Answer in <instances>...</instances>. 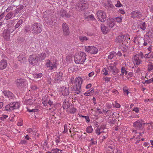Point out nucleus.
Segmentation results:
<instances>
[{"instance_id": "21", "label": "nucleus", "mask_w": 153, "mask_h": 153, "mask_svg": "<svg viewBox=\"0 0 153 153\" xmlns=\"http://www.w3.org/2000/svg\"><path fill=\"white\" fill-rule=\"evenodd\" d=\"M134 63L136 65H139L141 63V61L140 60L139 57L137 56V55L134 56Z\"/></svg>"}, {"instance_id": "5", "label": "nucleus", "mask_w": 153, "mask_h": 153, "mask_svg": "<svg viewBox=\"0 0 153 153\" xmlns=\"http://www.w3.org/2000/svg\"><path fill=\"white\" fill-rule=\"evenodd\" d=\"M88 5V3L85 1H79L76 4L75 8L77 10L80 11L87 9Z\"/></svg>"}, {"instance_id": "30", "label": "nucleus", "mask_w": 153, "mask_h": 153, "mask_svg": "<svg viewBox=\"0 0 153 153\" xmlns=\"http://www.w3.org/2000/svg\"><path fill=\"white\" fill-rule=\"evenodd\" d=\"M144 57L146 58H151L153 57V53L152 52H149L147 54L145 55Z\"/></svg>"}, {"instance_id": "54", "label": "nucleus", "mask_w": 153, "mask_h": 153, "mask_svg": "<svg viewBox=\"0 0 153 153\" xmlns=\"http://www.w3.org/2000/svg\"><path fill=\"white\" fill-rule=\"evenodd\" d=\"M112 93H114L115 95H117L118 94V92L117 90L114 89L112 91Z\"/></svg>"}, {"instance_id": "43", "label": "nucleus", "mask_w": 153, "mask_h": 153, "mask_svg": "<svg viewBox=\"0 0 153 153\" xmlns=\"http://www.w3.org/2000/svg\"><path fill=\"white\" fill-rule=\"evenodd\" d=\"M140 27L141 29H142L143 30L145 29L146 28V24L145 22L142 23V25H141L140 26Z\"/></svg>"}, {"instance_id": "34", "label": "nucleus", "mask_w": 153, "mask_h": 153, "mask_svg": "<svg viewBox=\"0 0 153 153\" xmlns=\"http://www.w3.org/2000/svg\"><path fill=\"white\" fill-rule=\"evenodd\" d=\"M39 56L40 57L39 59H40L41 60L44 59L46 57V55L45 53H42L40 54H39Z\"/></svg>"}, {"instance_id": "56", "label": "nucleus", "mask_w": 153, "mask_h": 153, "mask_svg": "<svg viewBox=\"0 0 153 153\" xmlns=\"http://www.w3.org/2000/svg\"><path fill=\"white\" fill-rule=\"evenodd\" d=\"M64 131H63V133H65L67 131V126L66 125H65L64 126Z\"/></svg>"}, {"instance_id": "49", "label": "nucleus", "mask_w": 153, "mask_h": 153, "mask_svg": "<svg viewBox=\"0 0 153 153\" xmlns=\"http://www.w3.org/2000/svg\"><path fill=\"white\" fill-rule=\"evenodd\" d=\"M26 103L28 104H29L30 105H31V104H33V102H32V101H31V100L30 99H28L27 100L26 99Z\"/></svg>"}, {"instance_id": "50", "label": "nucleus", "mask_w": 153, "mask_h": 153, "mask_svg": "<svg viewBox=\"0 0 153 153\" xmlns=\"http://www.w3.org/2000/svg\"><path fill=\"white\" fill-rule=\"evenodd\" d=\"M82 117L85 118L87 122H89L90 121L89 117L88 116H82Z\"/></svg>"}, {"instance_id": "57", "label": "nucleus", "mask_w": 153, "mask_h": 153, "mask_svg": "<svg viewBox=\"0 0 153 153\" xmlns=\"http://www.w3.org/2000/svg\"><path fill=\"white\" fill-rule=\"evenodd\" d=\"M133 111H134L135 112L137 113H138L139 111L138 108L137 107L134 108L133 109Z\"/></svg>"}, {"instance_id": "29", "label": "nucleus", "mask_w": 153, "mask_h": 153, "mask_svg": "<svg viewBox=\"0 0 153 153\" xmlns=\"http://www.w3.org/2000/svg\"><path fill=\"white\" fill-rule=\"evenodd\" d=\"M53 153H62V150L57 148L53 149L51 150Z\"/></svg>"}, {"instance_id": "46", "label": "nucleus", "mask_w": 153, "mask_h": 153, "mask_svg": "<svg viewBox=\"0 0 153 153\" xmlns=\"http://www.w3.org/2000/svg\"><path fill=\"white\" fill-rule=\"evenodd\" d=\"M115 21L118 22H120L122 21V19L120 17H117L115 18Z\"/></svg>"}, {"instance_id": "8", "label": "nucleus", "mask_w": 153, "mask_h": 153, "mask_svg": "<svg viewBox=\"0 0 153 153\" xmlns=\"http://www.w3.org/2000/svg\"><path fill=\"white\" fill-rule=\"evenodd\" d=\"M85 49L87 52L92 54H96L98 51L97 48L93 46H85Z\"/></svg>"}, {"instance_id": "39", "label": "nucleus", "mask_w": 153, "mask_h": 153, "mask_svg": "<svg viewBox=\"0 0 153 153\" xmlns=\"http://www.w3.org/2000/svg\"><path fill=\"white\" fill-rule=\"evenodd\" d=\"M143 84L147 83L149 84L152 82H153V77L150 79L145 80L144 82H142Z\"/></svg>"}, {"instance_id": "52", "label": "nucleus", "mask_w": 153, "mask_h": 153, "mask_svg": "<svg viewBox=\"0 0 153 153\" xmlns=\"http://www.w3.org/2000/svg\"><path fill=\"white\" fill-rule=\"evenodd\" d=\"M136 55H137L138 57L140 56L142 58H143L144 57L143 53L142 52H140L138 54H137Z\"/></svg>"}, {"instance_id": "9", "label": "nucleus", "mask_w": 153, "mask_h": 153, "mask_svg": "<svg viewBox=\"0 0 153 153\" xmlns=\"http://www.w3.org/2000/svg\"><path fill=\"white\" fill-rule=\"evenodd\" d=\"M39 59V57L36 55H30L29 58L30 63L34 66L36 64Z\"/></svg>"}, {"instance_id": "38", "label": "nucleus", "mask_w": 153, "mask_h": 153, "mask_svg": "<svg viewBox=\"0 0 153 153\" xmlns=\"http://www.w3.org/2000/svg\"><path fill=\"white\" fill-rule=\"evenodd\" d=\"M88 92H85L84 94V95L85 96H88L89 95L90 93H93L94 92V90L93 88H91V89L88 91Z\"/></svg>"}, {"instance_id": "44", "label": "nucleus", "mask_w": 153, "mask_h": 153, "mask_svg": "<svg viewBox=\"0 0 153 153\" xmlns=\"http://www.w3.org/2000/svg\"><path fill=\"white\" fill-rule=\"evenodd\" d=\"M30 26H26L25 27V32L27 33L30 30Z\"/></svg>"}, {"instance_id": "22", "label": "nucleus", "mask_w": 153, "mask_h": 153, "mask_svg": "<svg viewBox=\"0 0 153 153\" xmlns=\"http://www.w3.org/2000/svg\"><path fill=\"white\" fill-rule=\"evenodd\" d=\"M69 88H65V89L62 91V94L64 96H67L69 94Z\"/></svg>"}, {"instance_id": "58", "label": "nucleus", "mask_w": 153, "mask_h": 153, "mask_svg": "<svg viewBox=\"0 0 153 153\" xmlns=\"http://www.w3.org/2000/svg\"><path fill=\"white\" fill-rule=\"evenodd\" d=\"M23 8V5H21L20 7L18 8L17 9H16V11H19L21 10Z\"/></svg>"}, {"instance_id": "18", "label": "nucleus", "mask_w": 153, "mask_h": 153, "mask_svg": "<svg viewBox=\"0 0 153 153\" xmlns=\"http://www.w3.org/2000/svg\"><path fill=\"white\" fill-rule=\"evenodd\" d=\"M108 67L109 68L110 70L112 71L113 72V74L114 75H115L118 72V69L117 68L115 63L113 64H111Z\"/></svg>"}, {"instance_id": "1", "label": "nucleus", "mask_w": 153, "mask_h": 153, "mask_svg": "<svg viewBox=\"0 0 153 153\" xmlns=\"http://www.w3.org/2000/svg\"><path fill=\"white\" fill-rule=\"evenodd\" d=\"M86 54L81 52L76 53L74 56V61L76 64H83L86 59Z\"/></svg>"}, {"instance_id": "20", "label": "nucleus", "mask_w": 153, "mask_h": 153, "mask_svg": "<svg viewBox=\"0 0 153 153\" xmlns=\"http://www.w3.org/2000/svg\"><path fill=\"white\" fill-rule=\"evenodd\" d=\"M60 15L62 17L68 18L70 16V15L67 13L66 11L64 10H62L60 11Z\"/></svg>"}, {"instance_id": "31", "label": "nucleus", "mask_w": 153, "mask_h": 153, "mask_svg": "<svg viewBox=\"0 0 153 153\" xmlns=\"http://www.w3.org/2000/svg\"><path fill=\"white\" fill-rule=\"evenodd\" d=\"M114 7V6L112 4V3L111 1H108V4L106 5L105 7L106 8H112Z\"/></svg>"}, {"instance_id": "41", "label": "nucleus", "mask_w": 153, "mask_h": 153, "mask_svg": "<svg viewBox=\"0 0 153 153\" xmlns=\"http://www.w3.org/2000/svg\"><path fill=\"white\" fill-rule=\"evenodd\" d=\"M85 19H89L91 20H95V19L94 18V16L93 15H91L88 16L86 17H85Z\"/></svg>"}, {"instance_id": "27", "label": "nucleus", "mask_w": 153, "mask_h": 153, "mask_svg": "<svg viewBox=\"0 0 153 153\" xmlns=\"http://www.w3.org/2000/svg\"><path fill=\"white\" fill-rule=\"evenodd\" d=\"M79 39L82 42H84L87 41L88 40V39L86 36H80L79 37Z\"/></svg>"}, {"instance_id": "11", "label": "nucleus", "mask_w": 153, "mask_h": 153, "mask_svg": "<svg viewBox=\"0 0 153 153\" xmlns=\"http://www.w3.org/2000/svg\"><path fill=\"white\" fill-rule=\"evenodd\" d=\"M63 33L65 36H68L70 33L69 29L68 26L65 23L62 25Z\"/></svg>"}, {"instance_id": "42", "label": "nucleus", "mask_w": 153, "mask_h": 153, "mask_svg": "<svg viewBox=\"0 0 153 153\" xmlns=\"http://www.w3.org/2000/svg\"><path fill=\"white\" fill-rule=\"evenodd\" d=\"M38 109H27V111L29 112H37L38 111Z\"/></svg>"}, {"instance_id": "32", "label": "nucleus", "mask_w": 153, "mask_h": 153, "mask_svg": "<svg viewBox=\"0 0 153 153\" xmlns=\"http://www.w3.org/2000/svg\"><path fill=\"white\" fill-rule=\"evenodd\" d=\"M116 54L114 52H111L109 54L108 56V58L109 59H112L114 56H115Z\"/></svg>"}, {"instance_id": "51", "label": "nucleus", "mask_w": 153, "mask_h": 153, "mask_svg": "<svg viewBox=\"0 0 153 153\" xmlns=\"http://www.w3.org/2000/svg\"><path fill=\"white\" fill-rule=\"evenodd\" d=\"M100 129L99 128H97V129L96 130V134H97V135H99L102 133V132H100Z\"/></svg>"}, {"instance_id": "6", "label": "nucleus", "mask_w": 153, "mask_h": 153, "mask_svg": "<svg viewBox=\"0 0 153 153\" xmlns=\"http://www.w3.org/2000/svg\"><path fill=\"white\" fill-rule=\"evenodd\" d=\"M146 123H143L142 120H138L134 122L133 126L137 129L141 130L143 128L144 125Z\"/></svg>"}, {"instance_id": "23", "label": "nucleus", "mask_w": 153, "mask_h": 153, "mask_svg": "<svg viewBox=\"0 0 153 153\" xmlns=\"http://www.w3.org/2000/svg\"><path fill=\"white\" fill-rule=\"evenodd\" d=\"M101 28L102 31L103 33H107L108 28L106 26H105L104 25H102Z\"/></svg>"}, {"instance_id": "59", "label": "nucleus", "mask_w": 153, "mask_h": 153, "mask_svg": "<svg viewBox=\"0 0 153 153\" xmlns=\"http://www.w3.org/2000/svg\"><path fill=\"white\" fill-rule=\"evenodd\" d=\"M122 49L123 51L124 52H126L128 51V48L126 46L123 47Z\"/></svg>"}, {"instance_id": "63", "label": "nucleus", "mask_w": 153, "mask_h": 153, "mask_svg": "<svg viewBox=\"0 0 153 153\" xmlns=\"http://www.w3.org/2000/svg\"><path fill=\"white\" fill-rule=\"evenodd\" d=\"M92 86V85L91 84H89L87 85L86 86V88L87 89H88L91 88Z\"/></svg>"}, {"instance_id": "53", "label": "nucleus", "mask_w": 153, "mask_h": 153, "mask_svg": "<svg viewBox=\"0 0 153 153\" xmlns=\"http://www.w3.org/2000/svg\"><path fill=\"white\" fill-rule=\"evenodd\" d=\"M94 72L92 71V72H91L90 73L88 74V75L89 77H92L94 76Z\"/></svg>"}, {"instance_id": "62", "label": "nucleus", "mask_w": 153, "mask_h": 153, "mask_svg": "<svg viewBox=\"0 0 153 153\" xmlns=\"http://www.w3.org/2000/svg\"><path fill=\"white\" fill-rule=\"evenodd\" d=\"M103 71L104 72V74H104L105 75H108V71H107L105 68H104V70H103Z\"/></svg>"}, {"instance_id": "17", "label": "nucleus", "mask_w": 153, "mask_h": 153, "mask_svg": "<svg viewBox=\"0 0 153 153\" xmlns=\"http://www.w3.org/2000/svg\"><path fill=\"white\" fill-rule=\"evenodd\" d=\"M3 93L4 96L7 97L10 99H13L14 97L13 94L9 91L4 90L3 91Z\"/></svg>"}, {"instance_id": "14", "label": "nucleus", "mask_w": 153, "mask_h": 153, "mask_svg": "<svg viewBox=\"0 0 153 153\" xmlns=\"http://www.w3.org/2000/svg\"><path fill=\"white\" fill-rule=\"evenodd\" d=\"M62 73L61 72H59L57 73L55 76L54 79L53 80V82L55 83H57L61 81L62 79Z\"/></svg>"}, {"instance_id": "12", "label": "nucleus", "mask_w": 153, "mask_h": 153, "mask_svg": "<svg viewBox=\"0 0 153 153\" xmlns=\"http://www.w3.org/2000/svg\"><path fill=\"white\" fill-rule=\"evenodd\" d=\"M43 17L45 21L48 25H51L53 24V19L51 18V15L49 14L47 16L45 15L43 16Z\"/></svg>"}, {"instance_id": "13", "label": "nucleus", "mask_w": 153, "mask_h": 153, "mask_svg": "<svg viewBox=\"0 0 153 153\" xmlns=\"http://www.w3.org/2000/svg\"><path fill=\"white\" fill-rule=\"evenodd\" d=\"M45 65L47 68H49V69L51 70L53 69L54 68H56V62H52L49 60L47 61Z\"/></svg>"}, {"instance_id": "3", "label": "nucleus", "mask_w": 153, "mask_h": 153, "mask_svg": "<svg viewBox=\"0 0 153 153\" xmlns=\"http://www.w3.org/2000/svg\"><path fill=\"white\" fill-rule=\"evenodd\" d=\"M31 28L34 34H35L40 33L42 30V26L39 23L33 24L31 25Z\"/></svg>"}, {"instance_id": "4", "label": "nucleus", "mask_w": 153, "mask_h": 153, "mask_svg": "<svg viewBox=\"0 0 153 153\" xmlns=\"http://www.w3.org/2000/svg\"><path fill=\"white\" fill-rule=\"evenodd\" d=\"M83 79L82 78L78 77L75 79L74 83L76 85V90L75 93L77 94H79L81 91V88L82 84V83Z\"/></svg>"}, {"instance_id": "60", "label": "nucleus", "mask_w": 153, "mask_h": 153, "mask_svg": "<svg viewBox=\"0 0 153 153\" xmlns=\"http://www.w3.org/2000/svg\"><path fill=\"white\" fill-rule=\"evenodd\" d=\"M8 116L6 115H4L2 116V117H1V120H4V119H5Z\"/></svg>"}, {"instance_id": "33", "label": "nucleus", "mask_w": 153, "mask_h": 153, "mask_svg": "<svg viewBox=\"0 0 153 153\" xmlns=\"http://www.w3.org/2000/svg\"><path fill=\"white\" fill-rule=\"evenodd\" d=\"M114 22L110 21H108V20H107V25L110 27L112 28L114 25Z\"/></svg>"}, {"instance_id": "55", "label": "nucleus", "mask_w": 153, "mask_h": 153, "mask_svg": "<svg viewBox=\"0 0 153 153\" xmlns=\"http://www.w3.org/2000/svg\"><path fill=\"white\" fill-rule=\"evenodd\" d=\"M148 66V69L149 70V71H150L153 69V65H149Z\"/></svg>"}, {"instance_id": "28", "label": "nucleus", "mask_w": 153, "mask_h": 153, "mask_svg": "<svg viewBox=\"0 0 153 153\" xmlns=\"http://www.w3.org/2000/svg\"><path fill=\"white\" fill-rule=\"evenodd\" d=\"M13 16V13L12 12H10L6 15L5 16V19L7 20L10 19Z\"/></svg>"}, {"instance_id": "45", "label": "nucleus", "mask_w": 153, "mask_h": 153, "mask_svg": "<svg viewBox=\"0 0 153 153\" xmlns=\"http://www.w3.org/2000/svg\"><path fill=\"white\" fill-rule=\"evenodd\" d=\"M122 6V4L120 3V2L119 1H117V3L115 4V6L116 7H120Z\"/></svg>"}, {"instance_id": "48", "label": "nucleus", "mask_w": 153, "mask_h": 153, "mask_svg": "<svg viewBox=\"0 0 153 153\" xmlns=\"http://www.w3.org/2000/svg\"><path fill=\"white\" fill-rule=\"evenodd\" d=\"M125 36V38H126V41L127 42H128V40H129L130 39V38L129 37V35H128V34H126V35H124Z\"/></svg>"}, {"instance_id": "10", "label": "nucleus", "mask_w": 153, "mask_h": 153, "mask_svg": "<svg viewBox=\"0 0 153 153\" xmlns=\"http://www.w3.org/2000/svg\"><path fill=\"white\" fill-rule=\"evenodd\" d=\"M11 30L9 28L4 30L3 36L4 39L7 41H9L10 39V33Z\"/></svg>"}, {"instance_id": "16", "label": "nucleus", "mask_w": 153, "mask_h": 153, "mask_svg": "<svg viewBox=\"0 0 153 153\" xmlns=\"http://www.w3.org/2000/svg\"><path fill=\"white\" fill-rule=\"evenodd\" d=\"M25 81L23 79H18L16 80V85L19 87H22L25 85Z\"/></svg>"}, {"instance_id": "26", "label": "nucleus", "mask_w": 153, "mask_h": 153, "mask_svg": "<svg viewBox=\"0 0 153 153\" xmlns=\"http://www.w3.org/2000/svg\"><path fill=\"white\" fill-rule=\"evenodd\" d=\"M122 35H119L117 37L116 41L117 42H119V43H122Z\"/></svg>"}, {"instance_id": "2", "label": "nucleus", "mask_w": 153, "mask_h": 153, "mask_svg": "<svg viewBox=\"0 0 153 153\" xmlns=\"http://www.w3.org/2000/svg\"><path fill=\"white\" fill-rule=\"evenodd\" d=\"M20 107V103L17 102L10 103L5 107L6 111H11L15 109H19Z\"/></svg>"}, {"instance_id": "37", "label": "nucleus", "mask_w": 153, "mask_h": 153, "mask_svg": "<svg viewBox=\"0 0 153 153\" xmlns=\"http://www.w3.org/2000/svg\"><path fill=\"white\" fill-rule=\"evenodd\" d=\"M93 131V129L91 126L87 127L86 128V131L87 133H90Z\"/></svg>"}, {"instance_id": "36", "label": "nucleus", "mask_w": 153, "mask_h": 153, "mask_svg": "<svg viewBox=\"0 0 153 153\" xmlns=\"http://www.w3.org/2000/svg\"><path fill=\"white\" fill-rule=\"evenodd\" d=\"M127 74V72L125 70V68L124 67H122L121 68V74H120V76H123L124 74L126 75Z\"/></svg>"}, {"instance_id": "47", "label": "nucleus", "mask_w": 153, "mask_h": 153, "mask_svg": "<svg viewBox=\"0 0 153 153\" xmlns=\"http://www.w3.org/2000/svg\"><path fill=\"white\" fill-rule=\"evenodd\" d=\"M42 75H43L42 74L39 73V74H36L35 77L38 78H41L42 76Z\"/></svg>"}, {"instance_id": "61", "label": "nucleus", "mask_w": 153, "mask_h": 153, "mask_svg": "<svg viewBox=\"0 0 153 153\" xmlns=\"http://www.w3.org/2000/svg\"><path fill=\"white\" fill-rule=\"evenodd\" d=\"M18 40L19 41L21 42H22L24 41L25 39L23 37H19L18 38Z\"/></svg>"}, {"instance_id": "35", "label": "nucleus", "mask_w": 153, "mask_h": 153, "mask_svg": "<svg viewBox=\"0 0 153 153\" xmlns=\"http://www.w3.org/2000/svg\"><path fill=\"white\" fill-rule=\"evenodd\" d=\"M70 112L71 113L74 114L76 113V109L72 106L69 108Z\"/></svg>"}, {"instance_id": "25", "label": "nucleus", "mask_w": 153, "mask_h": 153, "mask_svg": "<svg viewBox=\"0 0 153 153\" xmlns=\"http://www.w3.org/2000/svg\"><path fill=\"white\" fill-rule=\"evenodd\" d=\"M23 21L22 19L19 20L17 22V24L15 26V30L19 27L22 24V23Z\"/></svg>"}, {"instance_id": "64", "label": "nucleus", "mask_w": 153, "mask_h": 153, "mask_svg": "<svg viewBox=\"0 0 153 153\" xmlns=\"http://www.w3.org/2000/svg\"><path fill=\"white\" fill-rule=\"evenodd\" d=\"M48 104L51 106L53 105V102L51 101L50 100H49L48 101Z\"/></svg>"}, {"instance_id": "40", "label": "nucleus", "mask_w": 153, "mask_h": 153, "mask_svg": "<svg viewBox=\"0 0 153 153\" xmlns=\"http://www.w3.org/2000/svg\"><path fill=\"white\" fill-rule=\"evenodd\" d=\"M107 146H108L106 148L107 151H108L110 152L113 151V147L112 146H108L107 145H106V147Z\"/></svg>"}, {"instance_id": "24", "label": "nucleus", "mask_w": 153, "mask_h": 153, "mask_svg": "<svg viewBox=\"0 0 153 153\" xmlns=\"http://www.w3.org/2000/svg\"><path fill=\"white\" fill-rule=\"evenodd\" d=\"M70 104L68 102H63V107L64 109H66L70 108Z\"/></svg>"}, {"instance_id": "19", "label": "nucleus", "mask_w": 153, "mask_h": 153, "mask_svg": "<svg viewBox=\"0 0 153 153\" xmlns=\"http://www.w3.org/2000/svg\"><path fill=\"white\" fill-rule=\"evenodd\" d=\"M7 66V61L3 59L0 62V69L3 70Z\"/></svg>"}, {"instance_id": "15", "label": "nucleus", "mask_w": 153, "mask_h": 153, "mask_svg": "<svg viewBox=\"0 0 153 153\" xmlns=\"http://www.w3.org/2000/svg\"><path fill=\"white\" fill-rule=\"evenodd\" d=\"M131 17L133 18H140L141 16V13L138 10H135L132 11L131 13Z\"/></svg>"}, {"instance_id": "7", "label": "nucleus", "mask_w": 153, "mask_h": 153, "mask_svg": "<svg viewBox=\"0 0 153 153\" xmlns=\"http://www.w3.org/2000/svg\"><path fill=\"white\" fill-rule=\"evenodd\" d=\"M97 15L101 22H104L106 20V15L105 12L102 10H99L97 12Z\"/></svg>"}]
</instances>
